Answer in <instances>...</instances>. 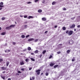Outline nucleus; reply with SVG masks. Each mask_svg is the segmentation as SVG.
I'll list each match as a JSON object with an SVG mask.
<instances>
[{
    "label": "nucleus",
    "instance_id": "47",
    "mask_svg": "<svg viewBox=\"0 0 80 80\" xmlns=\"http://www.w3.org/2000/svg\"><path fill=\"white\" fill-rule=\"evenodd\" d=\"M48 33V31H45L44 32L45 33Z\"/></svg>",
    "mask_w": 80,
    "mask_h": 80
},
{
    "label": "nucleus",
    "instance_id": "26",
    "mask_svg": "<svg viewBox=\"0 0 80 80\" xmlns=\"http://www.w3.org/2000/svg\"><path fill=\"white\" fill-rule=\"evenodd\" d=\"M28 50L29 51H30L31 50V48L30 47H28Z\"/></svg>",
    "mask_w": 80,
    "mask_h": 80
},
{
    "label": "nucleus",
    "instance_id": "2",
    "mask_svg": "<svg viewBox=\"0 0 80 80\" xmlns=\"http://www.w3.org/2000/svg\"><path fill=\"white\" fill-rule=\"evenodd\" d=\"M41 71V70L40 69H38L36 70V73H37V74L38 75H40Z\"/></svg>",
    "mask_w": 80,
    "mask_h": 80
},
{
    "label": "nucleus",
    "instance_id": "1",
    "mask_svg": "<svg viewBox=\"0 0 80 80\" xmlns=\"http://www.w3.org/2000/svg\"><path fill=\"white\" fill-rule=\"evenodd\" d=\"M67 72V71L65 69H64L61 71L60 73L61 75H62V74H63V75H64L63 73H66Z\"/></svg>",
    "mask_w": 80,
    "mask_h": 80
},
{
    "label": "nucleus",
    "instance_id": "16",
    "mask_svg": "<svg viewBox=\"0 0 80 80\" xmlns=\"http://www.w3.org/2000/svg\"><path fill=\"white\" fill-rule=\"evenodd\" d=\"M25 60L26 62H29V59L28 58H26Z\"/></svg>",
    "mask_w": 80,
    "mask_h": 80
},
{
    "label": "nucleus",
    "instance_id": "25",
    "mask_svg": "<svg viewBox=\"0 0 80 80\" xmlns=\"http://www.w3.org/2000/svg\"><path fill=\"white\" fill-rule=\"evenodd\" d=\"M62 30H66V28L65 27H62Z\"/></svg>",
    "mask_w": 80,
    "mask_h": 80
},
{
    "label": "nucleus",
    "instance_id": "49",
    "mask_svg": "<svg viewBox=\"0 0 80 80\" xmlns=\"http://www.w3.org/2000/svg\"><path fill=\"white\" fill-rule=\"evenodd\" d=\"M31 54L32 55H35L34 53H31Z\"/></svg>",
    "mask_w": 80,
    "mask_h": 80
},
{
    "label": "nucleus",
    "instance_id": "15",
    "mask_svg": "<svg viewBox=\"0 0 80 80\" xmlns=\"http://www.w3.org/2000/svg\"><path fill=\"white\" fill-rule=\"evenodd\" d=\"M38 12L39 13H41V12H42V10H41V9H39L38 10Z\"/></svg>",
    "mask_w": 80,
    "mask_h": 80
},
{
    "label": "nucleus",
    "instance_id": "3",
    "mask_svg": "<svg viewBox=\"0 0 80 80\" xmlns=\"http://www.w3.org/2000/svg\"><path fill=\"white\" fill-rule=\"evenodd\" d=\"M68 42V43L70 45H72V44H73V40H70Z\"/></svg>",
    "mask_w": 80,
    "mask_h": 80
},
{
    "label": "nucleus",
    "instance_id": "30",
    "mask_svg": "<svg viewBox=\"0 0 80 80\" xmlns=\"http://www.w3.org/2000/svg\"><path fill=\"white\" fill-rule=\"evenodd\" d=\"M30 37V35H28L26 36V38H28V37Z\"/></svg>",
    "mask_w": 80,
    "mask_h": 80
},
{
    "label": "nucleus",
    "instance_id": "63",
    "mask_svg": "<svg viewBox=\"0 0 80 80\" xmlns=\"http://www.w3.org/2000/svg\"><path fill=\"white\" fill-rule=\"evenodd\" d=\"M8 52H10V50H8Z\"/></svg>",
    "mask_w": 80,
    "mask_h": 80
},
{
    "label": "nucleus",
    "instance_id": "54",
    "mask_svg": "<svg viewBox=\"0 0 80 80\" xmlns=\"http://www.w3.org/2000/svg\"><path fill=\"white\" fill-rule=\"evenodd\" d=\"M8 80H11V78H9L8 79Z\"/></svg>",
    "mask_w": 80,
    "mask_h": 80
},
{
    "label": "nucleus",
    "instance_id": "21",
    "mask_svg": "<svg viewBox=\"0 0 80 80\" xmlns=\"http://www.w3.org/2000/svg\"><path fill=\"white\" fill-rule=\"evenodd\" d=\"M38 53V50H36L35 51V53Z\"/></svg>",
    "mask_w": 80,
    "mask_h": 80
},
{
    "label": "nucleus",
    "instance_id": "52",
    "mask_svg": "<svg viewBox=\"0 0 80 80\" xmlns=\"http://www.w3.org/2000/svg\"><path fill=\"white\" fill-rule=\"evenodd\" d=\"M26 50H27V49H24V50H23V51L25 52V51H26Z\"/></svg>",
    "mask_w": 80,
    "mask_h": 80
},
{
    "label": "nucleus",
    "instance_id": "18",
    "mask_svg": "<svg viewBox=\"0 0 80 80\" xmlns=\"http://www.w3.org/2000/svg\"><path fill=\"white\" fill-rule=\"evenodd\" d=\"M31 60L32 61H33V62H35V59L32 58H31Z\"/></svg>",
    "mask_w": 80,
    "mask_h": 80
},
{
    "label": "nucleus",
    "instance_id": "28",
    "mask_svg": "<svg viewBox=\"0 0 80 80\" xmlns=\"http://www.w3.org/2000/svg\"><path fill=\"white\" fill-rule=\"evenodd\" d=\"M70 50H68L67 51V53H70Z\"/></svg>",
    "mask_w": 80,
    "mask_h": 80
},
{
    "label": "nucleus",
    "instance_id": "38",
    "mask_svg": "<svg viewBox=\"0 0 80 80\" xmlns=\"http://www.w3.org/2000/svg\"><path fill=\"white\" fill-rule=\"evenodd\" d=\"M27 3L28 4H30V3H32V2H27Z\"/></svg>",
    "mask_w": 80,
    "mask_h": 80
},
{
    "label": "nucleus",
    "instance_id": "42",
    "mask_svg": "<svg viewBox=\"0 0 80 80\" xmlns=\"http://www.w3.org/2000/svg\"><path fill=\"white\" fill-rule=\"evenodd\" d=\"M61 53V52H57V53H58V54H60V53Z\"/></svg>",
    "mask_w": 80,
    "mask_h": 80
},
{
    "label": "nucleus",
    "instance_id": "14",
    "mask_svg": "<svg viewBox=\"0 0 80 80\" xmlns=\"http://www.w3.org/2000/svg\"><path fill=\"white\" fill-rule=\"evenodd\" d=\"M1 78H2V79H3V80H5V76H1Z\"/></svg>",
    "mask_w": 80,
    "mask_h": 80
},
{
    "label": "nucleus",
    "instance_id": "57",
    "mask_svg": "<svg viewBox=\"0 0 80 80\" xmlns=\"http://www.w3.org/2000/svg\"><path fill=\"white\" fill-rule=\"evenodd\" d=\"M2 9V8H0V10H1Z\"/></svg>",
    "mask_w": 80,
    "mask_h": 80
},
{
    "label": "nucleus",
    "instance_id": "5",
    "mask_svg": "<svg viewBox=\"0 0 80 80\" xmlns=\"http://www.w3.org/2000/svg\"><path fill=\"white\" fill-rule=\"evenodd\" d=\"M33 40H34V38H31L28 39V42H31V41H33Z\"/></svg>",
    "mask_w": 80,
    "mask_h": 80
},
{
    "label": "nucleus",
    "instance_id": "39",
    "mask_svg": "<svg viewBox=\"0 0 80 80\" xmlns=\"http://www.w3.org/2000/svg\"><path fill=\"white\" fill-rule=\"evenodd\" d=\"M37 2H38V0H35V2L37 3Z\"/></svg>",
    "mask_w": 80,
    "mask_h": 80
},
{
    "label": "nucleus",
    "instance_id": "13",
    "mask_svg": "<svg viewBox=\"0 0 80 80\" xmlns=\"http://www.w3.org/2000/svg\"><path fill=\"white\" fill-rule=\"evenodd\" d=\"M33 18V17L32 16H29L28 17V19H30V18Z\"/></svg>",
    "mask_w": 80,
    "mask_h": 80
},
{
    "label": "nucleus",
    "instance_id": "50",
    "mask_svg": "<svg viewBox=\"0 0 80 80\" xmlns=\"http://www.w3.org/2000/svg\"><path fill=\"white\" fill-rule=\"evenodd\" d=\"M32 79H33V80H34V79H35V77H32Z\"/></svg>",
    "mask_w": 80,
    "mask_h": 80
},
{
    "label": "nucleus",
    "instance_id": "24",
    "mask_svg": "<svg viewBox=\"0 0 80 80\" xmlns=\"http://www.w3.org/2000/svg\"><path fill=\"white\" fill-rule=\"evenodd\" d=\"M58 65H55L54 66V68H57V67H58Z\"/></svg>",
    "mask_w": 80,
    "mask_h": 80
},
{
    "label": "nucleus",
    "instance_id": "53",
    "mask_svg": "<svg viewBox=\"0 0 80 80\" xmlns=\"http://www.w3.org/2000/svg\"><path fill=\"white\" fill-rule=\"evenodd\" d=\"M57 25H56L54 26V28H57Z\"/></svg>",
    "mask_w": 80,
    "mask_h": 80
},
{
    "label": "nucleus",
    "instance_id": "56",
    "mask_svg": "<svg viewBox=\"0 0 80 80\" xmlns=\"http://www.w3.org/2000/svg\"><path fill=\"white\" fill-rule=\"evenodd\" d=\"M7 43H6L5 44V46H7Z\"/></svg>",
    "mask_w": 80,
    "mask_h": 80
},
{
    "label": "nucleus",
    "instance_id": "43",
    "mask_svg": "<svg viewBox=\"0 0 80 80\" xmlns=\"http://www.w3.org/2000/svg\"><path fill=\"white\" fill-rule=\"evenodd\" d=\"M24 18H27V16L25 15V16H24Z\"/></svg>",
    "mask_w": 80,
    "mask_h": 80
},
{
    "label": "nucleus",
    "instance_id": "58",
    "mask_svg": "<svg viewBox=\"0 0 80 80\" xmlns=\"http://www.w3.org/2000/svg\"><path fill=\"white\" fill-rule=\"evenodd\" d=\"M5 73V71L2 72V73Z\"/></svg>",
    "mask_w": 80,
    "mask_h": 80
},
{
    "label": "nucleus",
    "instance_id": "34",
    "mask_svg": "<svg viewBox=\"0 0 80 80\" xmlns=\"http://www.w3.org/2000/svg\"><path fill=\"white\" fill-rule=\"evenodd\" d=\"M63 10H67V9L66 8H63Z\"/></svg>",
    "mask_w": 80,
    "mask_h": 80
},
{
    "label": "nucleus",
    "instance_id": "44",
    "mask_svg": "<svg viewBox=\"0 0 80 80\" xmlns=\"http://www.w3.org/2000/svg\"><path fill=\"white\" fill-rule=\"evenodd\" d=\"M12 44H13V45H15V44H16V43H15V42H13L12 43Z\"/></svg>",
    "mask_w": 80,
    "mask_h": 80
},
{
    "label": "nucleus",
    "instance_id": "35",
    "mask_svg": "<svg viewBox=\"0 0 80 80\" xmlns=\"http://www.w3.org/2000/svg\"><path fill=\"white\" fill-rule=\"evenodd\" d=\"M52 58V55H50L49 57V58Z\"/></svg>",
    "mask_w": 80,
    "mask_h": 80
},
{
    "label": "nucleus",
    "instance_id": "45",
    "mask_svg": "<svg viewBox=\"0 0 80 80\" xmlns=\"http://www.w3.org/2000/svg\"><path fill=\"white\" fill-rule=\"evenodd\" d=\"M11 67H12V65L11 64L9 65V68H11Z\"/></svg>",
    "mask_w": 80,
    "mask_h": 80
},
{
    "label": "nucleus",
    "instance_id": "9",
    "mask_svg": "<svg viewBox=\"0 0 80 80\" xmlns=\"http://www.w3.org/2000/svg\"><path fill=\"white\" fill-rule=\"evenodd\" d=\"M24 62L23 61L20 62V64L21 65H24Z\"/></svg>",
    "mask_w": 80,
    "mask_h": 80
},
{
    "label": "nucleus",
    "instance_id": "61",
    "mask_svg": "<svg viewBox=\"0 0 80 80\" xmlns=\"http://www.w3.org/2000/svg\"><path fill=\"white\" fill-rule=\"evenodd\" d=\"M4 7V6L2 5L1 6V8H2V7Z\"/></svg>",
    "mask_w": 80,
    "mask_h": 80
},
{
    "label": "nucleus",
    "instance_id": "4",
    "mask_svg": "<svg viewBox=\"0 0 80 80\" xmlns=\"http://www.w3.org/2000/svg\"><path fill=\"white\" fill-rule=\"evenodd\" d=\"M73 34V31H70L68 33V35L70 36Z\"/></svg>",
    "mask_w": 80,
    "mask_h": 80
},
{
    "label": "nucleus",
    "instance_id": "29",
    "mask_svg": "<svg viewBox=\"0 0 80 80\" xmlns=\"http://www.w3.org/2000/svg\"><path fill=\"white\" fill-rule=\"evenodd\" d=\"M5 17H2V20H5Z\"/></svg>",
    "mask_w": 80,
    "mask_h": 80
},
{
    "label": "nucleus",
    "instance_id": "11",
    "mask_svg": "<svg viewBox=\"0 0 80 80\" xmlns=\"http://www.w3.org/2000/svg\"><path fill=\"white\" fill-rule=\"evenodd\" d=\"M55 63H51L50 64V67H52V66H53V65H54Z\"/></svg>",
    "mask_w": 80,
    "mask_h": 80
},
{
    "label": "nucleus",
    "instance_id": "36",
    "mask_svg": "<svg viewBox=\"0 0 80 80\" xmlns=\"http://www.w3.org/2000/svg\"><path fill=\"white\" fill-rule=\"evenodd\" d=\"M75 17H74L73 18H71V20H74V19H75Z\"/></svg>",
    "mask_w": 80,
    "mask_h": 80
},
{
    "label": "nucleus",
    "instance_id": "20",
    "mask_svg": "<svg viewBox=\"0 0 80 80\" xmlns=\"http://www.w3.org/2000/svg\"><path fill=\"white\" fill-rule=\"evenodd\" d=\"M56 3V2H55V1H54L52 2V5H55V4Z\"/></svg>",
    "mask_w": 80,
    "mask_h": 80
},
{
    "label": "nucleus",
    "instance_id": "31",
    "mask_svg": "<svg viewBox=\"0 0 80 80\" xmlns=\"http://www.w3.org/2000/svg\"><path fill=\"white\" fill-rule=\"evenodd\" d=\"M3 61V59L1 58H0V63H1V62Z\"/></svg>",
    "mask_w": 80,
    "mask_h": 80
},
{
    "label": "nucleus",
    "instance_id": "48",
    "mask_svg": "<svg viewBox=\"0 0 80 80\" xmlns=\"http://www.w3.org/2000/svg\"><path fill=\"white\" fill-rule=\"evenodd\" d=\"M21 70H22V71H24V68H21Z\"/></svg>",
    "mask_w": 80,
    "mask_h": 80
},
{
    "label": "nucleus",
    "instance_id": "55",
    "mask_svg": "<svg viewBox=\"0 0 80 80\" xmlns=\"http://www.w3.org/2000/svg\"><path fill=\"white\" fill-rule=\"evenodd\" d=\"M31 69H32V68H29V70H31Z\"/></svg>",
    "mask_w": 80,
    "mask_h": 80
},
{
    "label": "nucleus",
    "instance_id": "27",
    "mask_svg": "<svg viewBox=\"0 0 80 80\" xmlns=\"http://www.w3.org/2000/svg\"><path fill=\"white\" fill-rule=\"evenodd\" d=\"M72 62H74V61H75V58H73L72 59Z\"/></svg>",
    "mask_w": 80,
    "mask_h": 80
},
{
    "label": "nucleus",
    "instance_id": "19",
    "mask_svg": "<svg viewBox=\"0 0 80 80\" xmlns=\"http://www.w3.org/2000/svg\"><path fill=\"white\" fill-rule=\"evenodd\" d=\"M6 33L5 32H3L1 34V35H5Z\"/></svg>",
    "mask_w": 80,
    "mask_h": 80
},
{
    "label": "nucleus",
    "instance_id": "12",
    "mask_svg": "<svg viewBox=\"0 0 80 80\" xmlns=\"http://www.w3.org/2000/svg\"><path fill=\"white\" fill-rule=\"evenodd\" d=\"M42 20L43 21H46L47 20V19L45 18H42Z\"/></svg>",
    "mask_w": 80,
    "mask_h": 80
},
{
    "label": "nucleus",
    "instance_id": "64",
    "mask_svg": "<svg viewBox=\"0 0 80 80\" xmlns=\"http://www.w3.org/2000/svg\"><path fill=\"white\" fill-rule=\"evenodd\" d=\"M74 31H76V29H74Z\"/></svg>",
    "mask_w": 80,
    "mask_h": 80
},
{
    "label": "nucleus",
    "instance_id": "33",
    "mask_svg": "<svg viewBox=\"0 0 80 80\" xmlns=\"http://www.w3.org/2000/svg\"><path fill=\"white\" fill-rule=\"evenodd\" d=\"M46 76H48V73L46 72Z\"/></svg>",
    "mask_w": 80,
    "mask_h": 80
},
{
    "label": "nucleus",
    "instance_id": "60",
    "mask_svg": "<svg viewBox=\"0 0 80 80\" xmlns=\"http://www.w3.org/2000/svg\"><path fill=\"white\" fill-rule=\"evenodd\" d=\"M42 55L41 54V55H40V58H41V57H42Z\"/></svg>",
    "mask_w": 80,
    "mask_h": 80
},
{
    "label": "nucleus",
    "instance_id": "6",
    "mask_svg": "<svg viewBox=\"0 0 80 80\" xmlns=\"http://www.w3.org/2000/svg\"><path fill=\"white\" fill-rule=\"evenodd\" d=\"M75 27V24H73L70 27V28H74Z\"/></svg>",
    "mask_w": 80,
    "mask_h": 80
},
{
    "label": "nucleus",
    "instance_id": "46",
    "mask_svg": "<svg viewBox=\"0 0 80 80\" xmlns=\"http://www.w3.org/2000/svg\"><path fill=\"white\" fill-rule=\"evenodd\" d=\"M18 73H21V72H20V71H18Z\"/></svg>",
    "mask_w": 80,
    "mask_h": 80
},
{
    "label": "nucleus",
    "instance_id": "41",
    "mask_svg": "<svg viewBox=\"0 0 80 80\" xmlns=\"http://www.w3.org/2000/svg\"><path fill=\"white\" fill-rule=\"evenodd\" d=\"M69 32L68 30H67L66 32V33H68Z\"/></svg>",
    "mask_w": 80,
    "mask_h": 80
},
{
    "label": "nucleus",
    "instance_id": "23",
    "mask_svg": "<svg viewBox=\"0 0 80 80\" xmlns=\"http://www.w3.org/2000/svg\"><path fill=\"white\" fill-rule=\"evenodd\" d=\"M21 37L22 38H25V35H22L21 36Z\"/></svg>",
    "mask_w": 80,
    "mask_h": 80
},
{
    "label": "nucleus",
    "instance_id": "8",
    "mask_svg": "<svg viewBox=\"0 0 80 80\" xmlns=\"http://www.w3.org/2000/svg\"><path fill=\"white\" fill-rule=\"evenodd\" d=\"M1 68L3 70H6L7 69V68L5 67H1Z\"/></svg>",
    "mask_w": 80,
    "mask_h": 80
},
{
    "label": "nucleus",
    "instance_id": "51",
    "mask_svg": "<svg viewBox=\"0 0 80 80\" xmlns=\"http://www.w3.org/2000/svg\"><path fill=\"white\" fill-rule=\"evenodd\" d=\"M77 27H78V28H80V25H78L77 26Z\"/></svg>",
    "mask_w": 80,
    "mask_h": 80
},
{
    "label": "nucleus",
    "instance_id": "10",
    "mask_svg": "<svg viewBox=\"0 0 80 80\" xmlns=\"http://www.w3.org/2000/svg\"><path fill=\"white\" fill-rule=\"evenodd\" d=\"M5 28L6 29V30H10V29H11V28H10V26L6 27Z\"/></svg>",
    "mask_w": 80,
    "mask_h": 80
},
{
    "label": "nucleus",
    "instance_id": "62",
    "mask_svg": "<svg viewBox=\"0 0 80 80\" xmlns=\"http://www.w3.org/2000/svg\"><path fill=\"white\" fill-rule=\"evenodd\" d=\"M20 17H23V16L20 15Z\"/></svg>",
    "mask_w": 80,
    "mask_h": 80
},
{
    "label": "nucleus",
    "instance_id": "22",
    "mask_svg": "<svg viewBox=\"0 0 80 80\" xmlns=\"http://www.w3.org/2000/svg\"><path fill=\"white\" fill-rule=\"evenodd\" d=\"M6 63L7 66V67H8V65H9V62H7Z\"/></svg>",
    "mask_w": 80,
    "mask_h": 80
},
{
    "label": "nucleus",
    "instance_id": "59",
    "mask_svg": "<svg viewBox=\"0 0 80 80\" xmlns=\"http://www.w3.org/2000/svg\"><path fill=\"white\" fill-rule=\"evenodd\" d=\"M43 72L41 73V75H43Z\"/></svg>",
    "mask_w": 80,
    "mask_h": 80
},
{
    "label": "nucleus",
    "instance_id": "37",
    "mask_svg": "<svg viewBox=\"0 0 80 80\" xmlns=\"http://www.w3.org/2000/svg\"><path fill=\"white\" fill-rule=\"evenodd\" d=\"M38 39H36L35 41V42H38Z\"/></svg>",
    "mask_w": 80,
    "mask_h": 80
},
{
    "label": "nucleus",
    "instance_id": "7",
    "mask_svg": "<svg viewBox=\"0 0 80 80\" xmlns=\"http://www.w3.org/2000/svg\"><path fill=\"white\" fill-rule=\"evenodd\" d=\"M15 25H12L9 26L10 28H13L14 27H15Z\"/></svg>",
    "mask_w": 80,
    "mask_h": 80
},
{
    "label": "nucleus",
    "instance_id": "40",
    "mask_svg": "<svg viewBox=\"0 0 80 80\" xmlns=\"http://www.w3.org/2000/svg\"><path fill=\"white\" fill-rule=\"evenodd\" d=\"M27 25H25V26H24V27L25 28H27Z\"/></svg>",
    "mask_w": 80,
    "mask_h": 80
},
{
    "label": "nucleus",
    "instance_id": "17",
    "mask_svg": "<svg viewBox=\"0 0 80 80\" xmlns=\"http://www.w3.org/2000/svg\"><path fill=\"white\" fill-rule=\"evenodd\" d=\"M46 52H47V51H46V50H45L42 52V54H45L46 53Z\"/></svg>",
    "mask_w": 80,
    "mask_h": 80
},
{
    "label": "nucleus",
    "instance_id": "32",
    "mask_svg": "<svg viewBox=\"0 0 80 80\" xmlns=\"http://www.w3.org/2000/svg\"><path fill=\"white\" fill-rule=\"evenodd\" d=\"M0 4L1 5H3V3L2 2H0Z\"/></svg>",
    "mask_w": 80,
    "mask_h": 80
}]
</instances>
